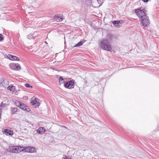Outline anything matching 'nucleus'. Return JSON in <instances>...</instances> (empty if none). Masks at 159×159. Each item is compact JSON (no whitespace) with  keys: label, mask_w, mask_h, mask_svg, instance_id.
Returning <instances> with one entry per match:
<instances>
[{"label":"nucleus","mask_w":159,"mask_h":159,"mask_svg":"<svg viewBox=\"0 0 159 159\" xmlns=\"http://www.w3.org/2000/svg\"><path fill=\"white\" fill-rule=\"evenodd\" d=\"M135 12L140 19V22L144 28L147 27L150 23V20L146 15L147 11L145 9H136Z\"/></svg>","instance_id":"f257e3e1"},{"label":"nucleus","mask_w":159,"mask_h":159,"mask_svg":"<svg viewBox=\"0 0 159 159\" xmlns=\"http://www.w3.org/2000/svg\"><path fill=\"white\" fill-rule=\"evenodd\" d=\"M99 46L102 49L104 50L110 51L112 50V48L111 43L104 39L100 41Z\"/></svg>","instance_id":"f03ea898"},{"label":"nucleus","mask_w":159,"mask_h":159,"mask_svg":"<svg viewBox=\"0 0 159 159\" xmlns=\"http://www.w3.org/2000/svg\"><path fill=\"white\" fill-rule=\"evenodd\" d=\"M23 147H19L16 146H11L9 147V152L12 153H17L22 151V148Z\"/></svg>","instance_id":"7ed1b4c3"},{"label":"nucleus","mask_w":159,"mask_h":159,"mask_svg":"<svg viewBox=\"0 0 159 159\" xmlns=\"http://www.w3.org/2000/svg\"><path fill=\"white\" fill-rule=\"evenodd\" d=\"M9 67L12 70H17L20 69V65L16 63H11L9 65Z\"/></svg>","instance_id":"20e7f679"},{"label":"nucleus","mask_w":159,"mask_h":159,"mask_svg":"<svg viewBox=\"0 0 159 159\" xmlns=\"http://www.w3.org/2000/svg\"><path fill=\"white\" fill-rule=\"evenodd\" d=\"M40 101L39 99L35 98L31 102V103L32 105H35V107L36 108L38 107L40 105Z\"/></svg>","instance_id":"39448f33"},{"label":"nucleus","mask_w":159,"mask_h":159,"mask_svg":"<svg viewBox=\"0 0 159 159\" xmlns=\"http://www.w3.org/2000/svg\"><path fill=\"white\" fill-rule=\"evenodd\" d=\"M22 151L24 152L32 153L34 152L35 149L34 147H28L25 148H22Z\"/></svg>","instance_id":"423d86ee"},{"label":"nucleus","mask_w":159,"mask_h":159,"mask_svg":"<svg viewBox=\"0 0 159 159\" xmlns=\"http://www.w3.org/2000/svg\"><path fill=\"white\" fill-rule=\"evenodd\" d=\"M6 57L7 58L10 60L17 61H19V58L16 56H14L9 54H7V55H6Z\"/></svg>","instance_id":"0eeeda50"},{"label":"nucleus","mask_w":159,"mask_h":159,"mask_svg":"<svg viewBox=\"0 0 159 159\" xmlns=\"http://www.w3.org/2000/svg\"><path fill=\"white\" fill-rule=\"evenodd\" d=\"M114 35L112 34H108L106 36V38L104 39L105 40L111 43V40L113 39Z\"/></svg>","instance_id":"6e6552de"},{"label":"nucleus","mask_w":159,"mask_h":159,"mask_svg":"<svg viewBox=\"0 0 159 159\" xmlns=\"http://www.w3.org/2000/svg\"><path fill=\"white\" fill-rule=\"evenodd\" d=\"M20 108L23 110H25L28 112H29L30 111L29 107L27 106L25 104L23 103L21 104Z\"/></svg>","instance_id":"1a4fd4ad"},{"label":"nucleus","mask_w":159,"mask_h":159,"mask_svg":"<svg viewBox=\"0 0 159 159\" xmlns=\"http://www.w3.org/2000/svg\"><path fill=\"white\" fill-rule=\"evenodd\" d=\"M37 132L38 134H43L45 131V129L44 127H41L39 128L37 130Z\"/></svg>","instance_id":"9d476101"},{"label":"nucleus","mask_w":159,"mask_h":159,"mask_svg":"<svg viewBox=\"0 0 159 159\" xmlns=\"http://www.w3.org/2000/svg\"><path fill=\"white\" fill-rule=\"evenodd\" d=\"M94 0H92V4L95 6V7H99L101 5L100 3L99 2L98 0H96L95 2H94Z\"/></svg>","instance_id":"9b49d317"},{"label":"nucleus","mask_w":159,"mask_h":159,"mask_svg":"<svg viewBox=\"0 0 159 159\" xmlns=\"http://www.w3.org/2000/svg\"><path fill=\"white\" fill-rule=\"evenodd\" d=\"M3 132L7 134V135L8 134L10 135H12L13 134V132L10 130L7 129H4L3 131Z\"/></svg>","instance_id":"f8f14e48"},{"label":"nucleus","mask_w":159,"mask_h":159,"mask_svg":"<svg viewBox=\"0 0 159 159\" xmlns=\"http://www.w3.org/2000/svg\"><path fill=\"white\" fill-rule=\"evenodd\" d=\"M120 23V20H114L112 21L113 24L117 27H119Z\"/></svg>","instance_id":"ddd939ff"},{"label":"nucleus","mask_w":159,"mask_h":159,"mask_svg":"<svg viewBox=\"0 0 159 159\" xmlns=\"http://www.w3.org/2000/svg\"><path fill=\"white\" fill-rule=\"evenodd\" d=\"M54 19L56 20L57 21H61L62 20V18L61 16L57 15L54 16Z\"/></svg>","instance_id":"4468645a"},{"label":"nucleus","mask_w":159,"mask_h":159,"mask_svg":"<svg viewBox=\"0 0 159 159\" xmlns=\"http://www.w3.org/2000/svg\"><path fill=\"white\" fill-rule=\"evenodd\" d=\"M7 105V104L6 103H3V102H2L0 106V109L2 110L4 107H6Z\"/></svg>","instance_id":"2eb2a0df"},{"label":"nucleus","mask_w":159,"mask_h":159,"mask_svg":"<svg viewBox=\"0 0 159 159\" xmlns=\"http://www.w3.org/2000/svg\"><path fill=\"white\" fill-rule=\"evenodd\" d=\"M15 87L14 86H9L7 88L8 90L14 91L15 90Z\"/></svg>","instance_id":"dca6fc26"},{"label":"nucleus","mask_w":159,"mask_h":159,"mask_svg":"<svg viewBox=\"0 0 159 159\" xmlns=\"http://www.w3.org/2000/svg\"><path fill=\"white\" fill-rule=\"evenodd\" d=\"M9 150V147L8 149H5L4 148H2L1 150H4V152H2L1 153L2 154H5L7 153V152H9V151H8Z\"/></svg>","instance_id":"f3484780"},{"label":"nucleus","mask_w":159,"mask_h":159,"mask_svg":"<svg viewBox=\"0 0 159 159\" xmlns=\"http://www.w3.org/2000/svg\"><path fill=\"white\" fill-rule=\"evenodd\" d=\"M22 103V102L17 100H16L15 102V104L16 105L19 107L20 108V107H21V105Z\"/></svg>","instance_id":"a211bd4d"},{"label":"nucleus","mask_w":159,"mask_h":159,"mask_svg":"<svg viewBox=\"0 0 159 159\" xmlns=\"http://www.w3.org/2000/svg\"><path fill=\"white\" fill-rule=\"evenodd\" d=\"M18 110L17 108L16 107V108H11V111L12 114H14Z\"/></svg>","instance_id":"6ab92c4d"},{"label":"nucleus","mask_w":159,"mask_h":159,"mask_svg":"<svg viewBox=\"0 0 159 159\" xmlns=\"http://www.w3.org/2000/svg\"><path fill=\"white\" fill-rule=\"evenodd\" d=\"M83 43H84L83 41H80V42H79L78 43H77L75 46H74V47H78L82 45Z\"/></svg>","instance_id":"aec40b11"},{"label":"nucleus","mask_w":159,"mask_h":159,"mask_svg":"<svg viewBox=\"0 0 159 159\" xmlns=\"http://www.w3.org/2000/svg\"><path fill=\"white\" fill-rule=\"evenodd\" d=\"M68 82L70 86H73L74 85L75 83V81L74 80H70Z\"/></svg>","instance_id":"412c9836"},{"label":"nucleus","mask_w":159,"mask_h":159,"mask_svg":"<svg viewBox=\"0 0 159 159\" xmlns=\"http://www.w3.org/2000/svg\"><path fill=\"white\" fill-rule=\"evenodd\" d=\"M59 82L60 84H63L64 82L63 78L62 77H60L59 78Z\"/></svg>","instance_id":"4be33fe9"},{"label":"nucleus","mask_w":159,"mask_h":159,"mask_svg":"<svg viewBox=\"0 0 159 159\" xmlns=\"http://www.w3.org/2000/svg\"><path fill=\"white\" fill-rule=\"evenodd\" d=\"M64 86L65 88H69L70 86L68 82H66L64 84Z\"/></svg>","instance_id":"5701e85b"},{"label":"nucleus","mask_w":159,"mask_h":159,"mask_svg":"<svg viewBox=\"0 0 159 159\" xmlns=\"http://www.w3.org/2000/svg\"><path fill=\"white\" fill-rule=\"evenodd\" d=\"M25 87H26L27 88H32V86L30 85V84H25Z\"/></svg>","instance_id":"b1692460"},{"label":"nucleus","mask_w":159,"mask_h":159,"mask_svg":"<svg viewBox=\"0 0 159 159\" xmlns=\"http://www.w3.org/2000/svg\"><path fill=\"white\" fill-rule=\"evenodd\" d=\"M63 159H72V158L71 157H69L68 156H65L64 157L62 158Z\"/></svg>","instance_id":"393cba45"},{"label":"nucleus","mask_w":159,"mask_h":159,"mask_svg":"<svg viewBox=\"0 0 159 159\" xmlns=\"http://www.w3.org/2000/svg\"><path fill=\"white\" fill-rule=\"evenodd\" d=\"M3 39V35L0 34V41H2Z\"/></svg>","instance_id":"a878e982"},{"label":"nucleus","mask_w":159,"mask_h":159,"mask_svg":"<svg viewBox=\"0 0 159 159\" xmlns=\"http://www.w3.org/2000/svg\"><path fill=\"white\" fill-rule=\"evenodd\" d=\"M2 111L1 109H0V119H1V114L2 113Z\"/></svg>","instance_id":"bb28decb"},{"label":"nucleus","mask_w":159,"mask_h":159,"mask_svg":"<svg viewBox=\"0 0 159 159\" xmlns=\"http://www.w3.org/2000/svg\"><path fill=\"white\" fill-rule=\"evenodd\" d=\"M120 22L121 23H122L123 22V20H120Z\"/></svg>","instance_id":"cd10ccee"},{"label":"nucleus","mask_w":159,"mask_h":159,"mask_svg":"<svg viewBox=\"0 0 159 159\" xmlns=\"http://www.w3.org/2000/svg\"><path fill=\"white\" fill-rule=\"evenodd\" d=\"M45 43H47V42H45Z\"/></svg>","instance_id":"c85d7f7f"}]
</instances>
